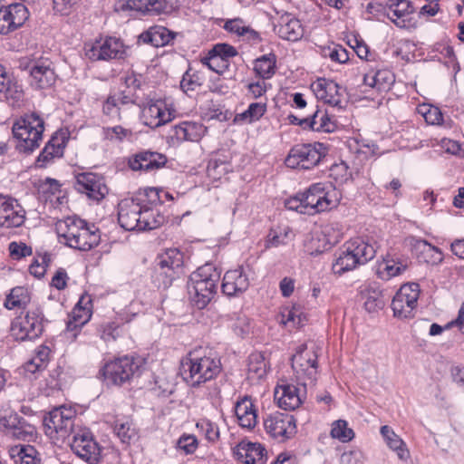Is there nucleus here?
<instances>
[{"label":"nucleus","mask_w":464,"mask_h":464,"mask_svg":"<svg viewBox=\"0 0 464 464\" xmlns=\"http://www.w3.org/2000/svg\"><path fill=\"white\" fill-rule=\"evenodd\" d=\"M331 435L333 438L338 439L343 442L350 441L354 437L352 429L347 427V422L343 420H338L334 422Z\"/></svg>","instance_id":"45"},{"label":"nucleus","mask_w":464,"mask_h":464,"mask_svg":"<svg viewBox=\"0 0 464 464\" xmlns=\"http://www.w3.org/2000/svg\"><path fill=\"white\" fill-rule=\"evenodd\" d=\"M220 273L212 264H205L193 272L188 281L191 303L198 309L205 308L217 293Z\"/></svg>","instance_id":"3"},{"label":"nucleus","mask_w":464,"mask_h":464,"mask_svg":"<svg viewBox=\"0 0 464 464\" xmlns=\"http://www.w3.org/2000/svg\"><path fill=\"white\" fill-rule=\"evenodd\" d=\"M237 418L238 424L242 428L253 429L257 423V413L256 408H232Z\"/></svg>","instance_id":"42"},{"label":"nucleus","mask_w":464,"mask_h":464,"mask_svg":"<svg viewBox=\"0 0 464 464\" xmlns=\"http://www.w3.org/2000/svg\"><path fill=\"white\" fill-rule=\"evenodd\" d=\"M327 152V147L321 142L297 144L290 150L285 163L288 168L310 169L317 166Z\"/></svg>","instance_id":"8"},{"label":"nucleus","mask_w":464,"mask_h":464,"mask_svg":"<svg viewBox=\"0 0 464 464\" xmlns=\"http://www.w3.org/2000/svg\"><path fill=\"white\" fill-rule=\"evenodd\" d=\"M72 452L88 464H98L102 459V447L87 429L74 432L70 443Z\"/></svg>","instance_id":"10"},{"label":"nucleus","mask_w":464,"mask_h":464,"mask_svg":"<svg viewBox=\"0 0 464 464\" xmlns=\"http://www.w3.org/2000/svg\"><path fill=\"white\" fill-rule=\"evenodd\" d=\"M28 18V11L23 4L0 7V34H7L22 26Z\"/></svg>","instance_id":"20"},{"label":"nucleus","mask_w":464,"mask_h":464,"mask_svg":"<svg viewBox=\"0 0 464 464\" xmlns=\"http://www.w3.org/2000/svg\"><path fill=\"white\" fill-rule=\"evenodd\" d=\"M142 198H131L121 200L118 205V221L125 230H138L142 209Z\"/></svg>","instance_id":"17"},{"label":"nucleus","mask_w":464,"mask_h":464,"mask_svg":"<svg viewBox=\"0 0 464 464\" xmlns=\"http://www.w3.org/2000/svg\"><path fill=\"white\" fill-rule=\"evenodd\" d=\"M204 65H207L211 71L216 72L218 74H222L228 69V61H224L222 58H218L217 55L213 56V53H208V56L201 60Z\"/></svg>","instance_id":"47"},{"label":"nucleus","mask_w":464,"mask_h":464,"mask_svg":"<svg viewBox=\"0 0 464 464\" xmlns=\"http://www.w3.org/2000/svg\"><path fill=\"white\" fill-rule=\"evenodd\" d=\"M0 94H3L12 106H16L24 99V90L17 81L7 78Z\"/></svg>","instance_id":"38"},{"label":"nucleus","mask_w":464,"mask_h":464,"mask_svg":"<svg viewBox=\"0 0 464 464\" xmlns=\"http://www.w3.org/2000/svg\"><path fill=\"white\" fill-rule=\"evenodd\" d=\"M306 317L299 305H293L291 308H285L281 312V323L285 325L299 327L304 325Z\"/></svg>","instance_id":"39"},{"label":"nucleus","mask_w":464,"mask_h":464,"mask_svg":"<svg viewBox=\"0 0 464 464\" xmlns=\"http://www.w3.org/2000/svg\"><path fill=\"white\" fill-rule=\"evenodd\" d=\"M406 302L403 298L399 297V295L396 294L392 301V309L394 316L404 319L413 317L414 311L411 307H406Z\"/></svg>","instance_id":"46"},{"label":"nucleus","mask_w":464,"mask_h":464,"mask_svg":"<svg viewBox=\"0 0 464 464\" xmlns=\"http://www.w3.org/2000/svg\"><path fill=\"white\" fill-rule=\"evenodd\" d=\"M285 208L289 210H294L301 214H304V209H306L303 200V195L299 194L288 198L285 201Z\"/></svg>","instance_id":"63"},{"label":"nucleus","mask_w":464,"mask_h":464,"mask_svg":"<svg viewBox=\"0 0 464 464\" xmlns=\"http://www.w3.org/2000/svg\"><path fill=\"white\" fill-rule=\"evenodd\" d=\"M206 128L201 123L183 121L171 128L169 137L177 141H198L205 134Z\"/></svg>","instance_id":"25"},{"label":"nucleus","mask_w":464,"mask_h":464,"mask_svg":"<svg viewBox=\"0 0 464 464\" xmlns=\"http://www.w3.org/2000/svg\"><path fill=\"white\" fill-rule=\"evenodd\" d=\"M85 55L91 61L120 60L127 56V47L120 39L107 37L103 41H97L90 48H86Z\"/></svg>","instance_id":"13"},{"label":"nucleus","mask_w":464,"mask_h":464,"mask_svg":"<svg viewBox=\"0 0 464 464\" xmlns=\"http://www.w3.org/2000/svg\"><path fill=\"white\" fill-rule=\"evenodd\" d=\"M25 220V211L16 199L9 204L4 211L0 212V227L12 228L18 227Z\"/></svg>","instance_id":"28"},{"label":"nucleus","mask_w":464,"mask_h":464,"mask_svg":"<svg viewBox=\"0 0 464 464\" xmlns=\"http://www.w3.org/2000/svg\"><path fill=\"white\" fill-rule=\"evenodd\" d=\"M276 57L274 53L265 54L255 60L254 71L263 80L270 79L276 72Z\"/></svg>","instance_id":"37"},{"label":"nucleus","mask_w":464,"mask_h":464,"mask_svg":"<svg viewBox=\"0 0 464 464\" xmlns=\"http://www.w3.org/2000/svg\"><path fill=\"white\" fill-rule=\"evenodd\" d=\"M220 370L219 358L211 354L200 356L197 352L189 353L180 364V375L193 387L213 379Z\"/></svg>","instance_id":"4"},{"label":"nucleus","mask_w":464,"mask_h":464,"mask_svg":"<svg viewBox=\"0 0 464 464\" xmlns=\"http://www.w3.org/2000/svg\"><path fill=\"white\" fill-rule=\"evenodd\" d=\"M292 368L295 373L297 385L290 383L278 384L274 392L277 406H301L307 403V392L317 380V354L314 349L308 350L301 345L291 358Z\"/></svg>","instance_id":"1"},{"label":"nucleus","mask_w":464,"mask_h":464,"mask_svg":"<svg viewBox=\"0 0 464 464\" xmlns=\"http://www.w3.org/2000/svg\"><path fill=\"white\" fill-rule=\"evenodd\" d=\"M249 286V280L243 267L227 271L221 285L222 292L227 296H235L245 292Z\"/></svg>","instance_id":"23"},{"label":"nucleus","mask_w":464,"mask_h":464,"mask_svg":"<svg viewBox=\"0 0 464 464\" xmlns=\"http://www.w3.org/2000/svg\"><path fill=\"white\" fill-rule=\"evenodd\" d=\"M302 195L306 208L304 211L306 215H314L332 208L333 201L328 198L323 183L313 184Z\"/></svg>","instance_id":"19"},{"label":"nucleus","mask_w":464,"mask_h":464,"mask_svg":"<svg viewBox=\"0 0 464 464\" xmlns=\"http://www.w3.org/2000/svg\"><path fill=\"white\" fill-rule=\"evenodd\" d=\"M311 87L318 100L339 110L344 108L345 101L341 92L342 88L334 81L318 79Z\"/></svg>","instance_id":"18"},{"label":"nucleus","mask_w":464,"mask_h":464,"mask_svg":"<svg viewBox=\"0 0 464 464\" xmlns=\"http://www.w3.org/2000/svg\"><path fill=\"white\" fill-rule=\"evenodd\" d=\"M146 125L150 128L160 127L172 120L173 113L161 100L151 101L142 111Z\"/></svg>","instance_id":"22"},{"label":"nucleus","mask_w":464,"mask_h":464,"mask_svg":"<svg viewBox=\"0 0 464 464\" xmlns=\"http://www.w3.org/2000/svg\"><path fill=\"white\" fill-rule=\"evenodd\" d=\"M367 11L371 14L379 15L382 13L386 14L397 26L405 27V20L402 18L413 13L411 3L408 0H388L386 5L382 4H369Z\"/></svg>","instance_id":"14"},{"label":"nucleus","mask_w":464,"mask_h":464,"mask_svg":"<svg viewBox=\"0 0 464 464\" xmlns=\"http://www.w3.org/2000/svg\"><path fill=\"white\" fill-rule=\"evenodd\" d=\"M209 53H213V56L217 55L218 58H222L224 61H228L229 58L234 57L237 54V49L227 44H218L208 51Z\"/></svg>","instance_id":"50"},{"label":"nucleus","mask_w":464,"mask_h":464,"mask_svg":"<svg viewBox=\"0 0 464 464\" xmlns=\"http://www.w3.org/2000/svg\"><path fill=\"white\" fill-rule=\"evenodd\" d=\"M139 368L134 358L123 356L106 363L102 375L108 383L120 386L128 382L138 372Z\"/></svg>","instance_id":"11"},{"label":"nucleus","mask_w":464,"mask_h":464,"mask_svg":"<svg viewBox=\"0 0 464 464\" xmlns=\"http://www.w3.org/2000/svg\"><path fill=\"white\" fill-rule=\"evenodd\" d=\"M178 446L186 453H193L198 447V440L194 435H183L178 440Z\"/></svg>","instance_id":"56"},{"label":"nucleus","mask_w":464,"mask_h":464,"mask_svg":"<svg viewBox=\"0 0 464 464\" xmlns=\"http://www.w3.org/2000/svg\"><path fill=\"white\" fill-rule=\"evenodd\" d=\"M100 336L105 342L115 340L117 336V325L114 323H106L99 326Z\"/></svg>","instance_id":"59"},{"label":"nucleus","mask_w":464,"mask_h":464,"mask_svg":"<svg viewBox=\"0 0 464 464\" xmlns=\"http://www.w3.org/2000/svg\"><path fill=\"white\" fill-rule=\"evenodd\" d=\"M140 214V218L138 224L139 231L156 229L165 222V218L160 214L159 209L144 204V201H142V209Z\"/></svg>","instance_id":"30"},{"label":"nucleus","mask_w":464,"mask_h":464,"mask_svg":"<svg viewBox=\"0 0 464 464\" xmlns=\"http://www.w3.org/2000/svg\"><path fill=\"white\" fill-rule=\"evenodd\" d=\"M113 429L117 437L124 444H130L137 439V430L130 417L117 416Z\"/></svg>","instance_id":"33"},{"label":"nucleus","mask_w":464,"mask_h":464,"mask_svg":"<svg viewBox=\"0 0 464 464\" xmlns=\"http://www.w3.org/2000/svg\"><path fill=\"white\" fill-rule=\"evenodd\" d=\"M374 77L378 91L389 89L391 84L394 82L393 74L388 70H380L375 72Z\"/></svg>","instance_id":"52"},{"label":"nucleus","mask_w":464,"mask_h":464,"mask_svg":"<svg viewBox=\"0 0 464 464\" xmlns=\"http://www.w3.org/2000/svg\"><path fill=\"white\" fill-rule=\"evenodd\" d=\"M382 306L383 301L379 292H373L372 295L366 296L364 301V307L368 312H374L378 309H381Z\"/></svg>","instance_id":"58"},{"label":"nucleus","mask_w":464,"mask_h":464,"mask_svg":"<svg viewBox=\"0 0 464 464\" xmlns=\"http://www.w3.org/2000/svg\"><path fill=\"white\" fill-rule=\"evenodd\" d=\"M92 311L88 307L73 308L72 312V319L68 323V328L73 330L77 327L83 326L92 317Z\"/></svg>","instance_id":"44"},{"label":"nucleus","mask_w":464,"mask_h":464,"mask_svg":"<svg viewBox=\"0 0 464 464\" xmlns=\"http://www.w3.org/2000/svg\"><path fill=\"white\" fill-rule=\"evenodd\" d=\"M140 41L144 44H150L155 47L169 44L174 38V34L166 27H153L140 35Z\"/></svg>","instance_id":"32"},{"label":"nucleus","mask_w":464,"mask_h":464,"mask_svg":"<svg viewBox=\"0 0 464 464\" xmlns=\"http://www.w3.org/2000/svg\"><path fill=\"white\" fill-rule=\"evenodd\" d=\"M237 460L244 464H265L266 450L257 442L242 440L233 450Z\"/></svg>","instance_id":"21"},{"label":"nucleus","mask_w":464,"mask_h":464,"mask_svg":"<svg viewBox=\"0 0 464 464\" xmlns=\"http://www.w3.org/2000/svg\"><path fill=\"white\" fill-rule=\"evenodd\" d=\"M232 329L237 335L245 337L250 332L249 319L244 314H238L232 324Z\"/></svg>","instance_id":"54"},{"label":"nucleus","mask_w":464,"mask_h":464,"mask_svg":"<svg viewBox=\"0 0 464 464\" xmlns=\"http://www.w3.org/2000/svg\"><path fill=\"white\" fill-rule=\"evenodd\" d=\"M75 414L73 408H52L43 419L45 433L50 437L67 435L73 426Z\"/></svg>","instance_id":"12"},{"label":"nucleus","mask_w":464,"mask_h":464,"mask_svg":"<svg viewBox=\"0 0 464 464\" xmlns=\"http://www.w3.org/2000/svg\"><path fill=\"white\" fill-rule=\"evenodd\" d=\"M265 428L273 438L281 442L291 438L296 432L295 420L288 412L276 411L271 414L265 420Z\"/></svg>","instance_id":"15"},{"label":"nucleus","mask_w":464,"mask_h":464,"mask_svg":"<svg viewBox=\"0 0 464 464\" xmlns=\"http://www.w3.org/2000/svg\"><path fill=\"white\" fill-rule=\"evenodd\" d=\"M36 453L33 446L21 448L16 464H40V459L37 458Z\"/></svg>","instance_id":"49"},{"label":"nucleus","mask_w":464,"mask_h":464,"mask_svg":"<svg viewBox=\"0 0 464 464\" xmlns=\"http://www.w3.org/2000/svg\"><path fill=\"white\" fill-rule=\"evenodd\" d=\"M64 143L60 142L57 137H52L46 143L36 160L39 168H45L53 162L55 158H61L63 155Z\"/></svg>","instance_id":"31"},{"label":"nucleus","mask_w":464,"mask_h":464,"mask_svg":"<svg viewBox=\"0 0 464 464\" xmlns=\"http://www.w3.org/2000/svg\"><path fill=\"white\" fill-rule=\"evenodd\" d=\"M324 56L329 57L332 61L339 63H344L349 60L348 52L341 45L329 47L324 51Z\"/></svg>","instance_id":"51"},{"label":"nucleus","mask_w":464,"mask_h":464,"mask_svg":"<svg viewBox=\"0 0 464 464\" xmlns=\"http://www.w3.org/2000/svg\"><path fill=\"white\" fill-rule=\"evenodd\" d=\"M267 364L262 353H251L248 357L247 378L251 381L261 380L266 375Z\"/></svg>","instance_id":"36"},{"label":"nucleus","mask_w":464,"mask_h":464,"mask_svg":"<svg viewBox=\"0 0 464 464\" xmlns=\"http://www.w3.org/2000/svg\"><path fill=\"white\" fill-rule=\"evenodd\" d=\"M0 426L5 430H13V436L19 440H25L33 432V428L16 413L9 412L0 416Z\"/></svg>","instance_id":"27"},{"label":"nucleus","mask_w":464,"mask_h":464,"mask_svg":"<svg viewBox=\"0 0 464 464\" xmlns=\"http://www.w3.org/2000/svg\"><path fill=\"white\" fill-rule=\"evenodd\" d=\"M177 4V0H147L149 15L169 14L172 12Z\"/></svg>","instance_id":"43"},{"label":"nucleus","mask_w":464,"mask_h":464,"mask_svg":"<svg viewBox=\"0 0 464 464\" xmlns=\"http://www.w3.org/2000/svg\"><path fill=\"white\" fill-rule=\"evenodd\" d=\"M184 256L178 248H169L157 256L154 267L159 287L168 288L182 271Z\"/></svg>","instance_id":"7"},{"label":"nucleus","mask_w":464,"mask_h":464,"mask_svg":"<svg viewBox=\"0 0 464 464\" xmlns=\"http://www.w3.org/2000/svg\"><path fill=\"white\" fill-rule=\"evenodd\" d=\"M423 117L425 121L429 124H442L443 115L440 110L438 107L431 106L427 109L425 111H422Z\"/></svg>","instance_id":"57"},{"label":"nucleus","mask_w":464,"mask_h":464,"mask_svg":"<svg viewBox=\"0 0 464 464\" xmlns=\"http://www.w3.org/2000/svg\"><path fill=\"white\" fill-rule=\"evenodd\" d=\"M420 285L417 283H409L401 286L397 291L399 297L401 296L406 302V307H411L414 311L417 306L420 295Z\"/></svg>","instance_id":"41"},{"label":"nucleus","mask_w":464,"mask_h":464,"mask_svg":"<svg viewBox=\"0 0 464 464\" xmlns=\"http://www.w3.org/2000/svg\"><path fill=\"white\" fill-rule=\"evenodd\" d=\"M74 187L79 192L96 201H100L108 194L103 177L92 172L79 173Z\"/></svg>","instance_id":"16"},{"label":"nucleus","mask_w":464,"mask_h":464,"mask_svg":"<svg viewBox=\"0 0 464 464\" xmlns=\"http://www.w3.org/2000/svg\"><path fill=\"white\" fill-rule=\"evenodd\" d=\"M121 9L123 11L130 10L135 11L141 15H149V9L147 5V0H127Z\"/></svg>","instance_id":"53"},{"label":"nucleus","mask_w":464,"mask_h":464,"mask_svg":"<svg viewBox=\"0 0 464 464\" xmlns=\"http://www.w3.org/2000/svg\"><path fill=\"white\" fill-rule=\"evenodd\" d=\"M266 111V104L263 102L250 103L248 108L242 113L236 116L237 121H241L246 123H252L258 121Z\"/></svg>","instance_id":"40"},{"label":"nucleus","mask_w":464,"mask_h":464,"mask_svg":"<svg viewBox=\"0 0 464 464\" xmlns=\"http://www.w3.org/2000/svg\"><path fill=\"white\" fill-rule=\"evenodd\" d=\"M116 99L118 100V105L138 104L140 96L136 92L125 89L121 91L118 96H116Z\"/></svg>","instance_id":"61"},{"label":"nucleus","mask_w":464,"mask_h":464,"mask_svg":"<svg viewBox=\"0 0 464 464\" xmlns=\"http://www.w3.org/2000/svg\"><path fill=\"white\" fill-rule=\"evenodd\" d=\"M376 254L375 247L361 238L348 242L335 254L332 265L334 274H343L355 269L372 260Z\"/></svg>","instance_id":"5"},{"label":"nucleus","mask_w":464,"mask_h":464,"mask_svg":"<svg viewBox=\"0 0 464 464\" xmlns=\"http://www.w3.org/2000/svg\"><path fill=\"white\" fill-rule=\"evenodd\" d=\"M277 34L287 41L296 42L304 33L301 22L289 16L282 17L281 23L276 27Z\"/></svg>","instance_id":"29"},{"label":"nucleus","mask_w":464,"mask_h":464,"mask_svg":"<svg viewBox=\"0 0 464 464\" xmlns=\"http://www.w3.org/2000/svg\"><path fill=\"white\" fill-rule=\"evenodd\" d=\"M362 452L358 450H350L343 452L341 456L342 464H362Z\"/></svg>","instance_id":"64"},{"label":"nucleus","mask_w":464,"mask_h":464,"mask_svg":"<svg viewBox=\"0 0 464 464\" xmlns=\"http://www.w3.org/2000/svg\"><path fill=\"white\" fill-rule=\"evenodd\" d=\"M31 301L29 291L23 286H16L11 289L4 302V306L7 310L15 308L25 309Z\"/></svg>","instance_id":"35"},{"label":"nucleus","mask_w":464,"mask_h":464,"mask_svg":"<svg viewBox=\"0 0 464 464\" xmlns=\"http://www.w3.org/2000/svg\"><path fill=\"white\" fill-rule=\"evenodd\" d=\"M381 434L388 447L397 452L400 459L406 460L409 458L410 453L409 450L405 448L404 442L391 427L387 425L382 426Z\"/></svg>","instance_id":"34"},{"label":"nucleus","mask_w":464,"mask_h":464,"mask_svg":"<svg viewBox=\"0 0 464 464\" xmlns=\"http://www.w3.org/2000/svg\"><path fill=\"white\" fill-rule=\"evenodd\" d=\"M335 128V124L331 121L329 116L325 111H320L319 118L317 119V123L314 127L315 130H324V131H333Z\"/></svg>","instance_id":"62"},{"label":"nucleus","mask_w":464,"mask_h":464,"mask_svg":"<svg viewBox=\"0 0 464 464\" xmlns=\"http://www.w3.org/2000/svg\"><path fill=\"white\" fill-rule=\"evenodd\" d=\"M44 322V315L40 308L29 310L12 321L11 335L19 342L34 341L42 335Z\"/></svg>","instance_id":"9"},{"label":"nucleus","mask_w":464,"mask_h":464,"mask_svg":"<svg viewBox=\"0 0 464 464\" xmlns=\"http://www.w3.org/2000/svg\"><path fill=\"white\" fill-rule=\"evenodd\" d=\"M136 198H142L144 200V204L148 206H151L154 208L158 203L160 202L159 190L155 188H148L144 189L143 194H140Z\"/></svg>","instance_id":"60"},{"label":"nucleus","mask_w":464,"mask_h":464,"mask_svg":"<svg viewBox=\"0 0 464 464\" xmlns=\"http://www.w3.org/2000/svg\"><path fill=\"white\" fill-rule=\"evenodd\" d=\"M196 427L209 441L214 442L219 437L218 428L208 420H201L197 423Z\"/></svg>","instance_id":"48"},{"label":"nucleus","mask_w":464,"mask_h":464,"mask_svg":"<svg viewBox=\"0 0 464 464\" xmlns=\"http://www.w3.org/2000/svg\"><path fill=\"white\" fill-rule=\"evenodd\" d=\"M30 77V83L35 89L51 87L56 81L55 72L47 61L39 62L37 65H34L31 69Z\"/></svg>","instance_id":"26"},{"label":"nucleus","mask_w":464,"mask_h":464,"mask_svg":"<svg viewBox=\"0 0 464 464\" xmlns=\"http://www.w3.org/2000/svg\"><path fill=\"white\" fill-rule=\"evenodd\" d=\"M59 242L80 251H89L97 246L101 240L99 229L86 221L68 217L55 224Z\"/></svg>","instance_id":"2"},{"label":"nucleus","mask_w":464,"mask_h":464,"mask_svg":"<svg viewBox=\"0 0 464 464\" xmlns=\"http://www.w3.org/2000/svg\"><path fill=\"white\" fill-rule=\"evenodd\" d=\"M167 162L165 155L152 151H141L129 160L130 168L134 170L153 171L163 167Z\"/></svg>","instance_id":"24"},{"label":"nucleus","mask_w":464,"mask_h":464,"mask_svg":"<svg viewBox=\"0 0 464 464\" xmlns=\"http://www.w3.org/2000/svg\"><path fill=\"white\" fill-rule=\"evenodd\" d=\"M44 130V120L35 112L25 114L13 125L14 138L18 140L16 145L20 152L31 153L40 146Z\"/></svg>","instance_id":"6"},{"label":"nucleus","mask_w":464,"mask_h":464,"mask_svg":"<svg viewBox=\"0 0 464 464\" xmlns=\"http://www.w3.org/2000/svg\"><path fill=\"white\" fill-rule=\"evenodd\" d=\"M9 251L10 255L16 259H20L22 257H25L32 255V248L26 246L24 243H10Z\"/></svg>","instance_id":"55"}]
</instances>
